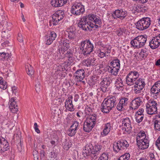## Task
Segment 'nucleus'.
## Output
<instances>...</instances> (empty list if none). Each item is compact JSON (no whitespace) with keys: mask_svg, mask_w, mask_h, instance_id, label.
Wrapping results in <instances>:
<instances>
[{"mask_svg":"<svg viewBox=\"0 0 160 160\" xmlns=\"http://www.w3.org/2000/svg\"><path fill=\"white\" fill-rule=\"evenodd\" d=\"M88 19L86 16H83L80 18L78 23V26L82 30L90 31L94 28H97L102 23L101 20L99 17L93 14L88 15Z\"/></svg>","mask_w":160,"mask_h":160,"instance_id":"f257e3e1","label":"nucleus"},{"mask_svg":"<svg viewBox=\"0 0 160 160\" xmlns=\"http://www.w3.org/2000/svg\"><path fill=\"white\" fill-rule=\"evenodd\" d=\"M94 125L85 120L83 124V130L87 132H90L94 127Z\"/></svg>","mask_w":160,"mask_h":160,"instance_id":"c85d7f7f","label":"nucleus"},{"mask_svg":"<svg viewBox=\"0 0 160 160\" xmlns=\"http://www.w3.org/2000/svg\"><path fill=\"white\" fill-rule=\"evenodd\" d=\"M84 6L80 2H76L72 6L71 13L76 16L82 14L85 12Z\"/></svg>","mask_w":160,"mask_h":160,"instance_id":"9d476101","label":"nucleus"},{"mask_svg":"<svg viewBox=\"0 0 160 160\" xmlns=\"http://www.w3.org/2000/svg\"><path fill=\"white\" fill-rule=\"evenodd\" d=\"M80 48L85 55H89L93 51V46L89 41H83L80 43Z\"/></svg>","mask_w":160,"mask_h":160,"instance_id":"20e7f679","label":"nucleus"},{"mask_svg":"<svg viewBox=\"0 0 160 160\" xmlns=\"http://www.w3.org/2000/svg\"><path fill=\"white\" fill-rule=\"evenodd\" d=\"M154 122V128L156 130L160 131V122Z\"/></svg>","mask_w":160,"mask_h":160,"instance_id":"603ef678","label":"nucleus"},{"mask_svg":"<svg viewBox=\"0 0 160 160\" xmlns=\"http://www.w3.org/2000/svg\"><path fill=\"white\" fill-rule=\"evenodd\" d=\"M63 143V148L67 150H68L72 145V143L70 141H65Z\"/></svg>","mask_w":160,"mask_h":160,"instance_id":"ea45409f","label":"nucleus"},{"mask_svg":"<svg viewBox=\"0 0 160 160\" xmlns=\"http://www.w3.org/2000/svg\"><path fill=\"white\" fill-rule=\"evenodd\" d=\"M73 97L72 95H69L65 102V107L67 110L72 112L74 110V106L72 103Z\"/></svg>","mask_w":160,"mask_h":160,"instance_id":"aec40b11","label":"nucleus"},{"mask_svg":"<svg viewBox=\"0 0 160 160\" xmlns=\"http://www.w3.org/2000/svg\"><path fill=\"white\" fill-rule=\"evenodd\" d=\"M66 56L68 58H72V54L70 51H68L67 53L66 54Z\"/></svg>","mask_w":160,"mask_h":160,"instance_id":"0e129e2a","label":"nucleus"},{"mask_svg":"<svg viewBox=\"0 0 160 160\" xmlns=\"http://www.w3.org/2000/svg\"><path fill=\"white\" fill-rule=\"evenodd\" d=\"M130 157L129 153H126L120 156L117 160H128Z\"/></svg>","mask_w":160,"mask_h":160,"instance_id":"79ce46f5","label":"nucleus"},{"mask_svg":"<svg viewBox=\"0 0 160 160\" xmlns=\"http://www.w3.org/2000/svg\"><path fill=\"white\" fill-rule=\"evenodd\" d=\"M151 92L157 94L160 92V80L157 81L151 89Z\"/></svg>","mask_w":160,"mask_h":160,"instance_id":"bb28decb","label":"nucleus"},{"mask_svg":"<svg viewBox=\"0 0 160 160\" xmlns=\"http://www.w3.org/2000/svg\"><path fill=\"white\" fill-rule=\"evenodd\" d=\"M134 85L133 89L134 93L139 96H142L143 94L142 90L146 85L144 80L141 78H138L137 80Z\"/></svg>","mask_w":160,"mask_h":160,"instance_id":"39448f33","label":"nucleus"},{"mask_svg":"<svg viewBox=\"0 0 160 160\" xmlns=\"http://www.w3.org/2000/svg\"><path fill=\"white\" fill-rule=\"evenodd\" d=\"M49 37H50L51 40H52L54 41L56 38L57 35L56 33L52 31L50 32Z\"/></svg>","mask_w":160,"mask_h":160,"instance_id":"49530a36","label":"nucleus"},{"mask_svg":"<svg viewBox=\"0 0 160 160\" xmlns=\"http://www.w3.org/2000/svg\"><path fill=\"white\" fill-rule=\"evenodd\" d=\"M108 152H104L100 156L98 160H108Z\"/></svg>","mask_w":160,"mask_h":160,"instance_id":"a19ab883","label":"nucleus"},{"mask_svg":"<svg viewBox=\"0 0 160 160\" xmlns=\"http://www.w3.org/2000/svg\"><path fill=\"white\" fill-rule=\"evenodd\" d=\"M143 118L144 116H142L135 115L136 120L138 123L141 122L142 121Z\"/></svg>","mask_w":160,"mask_h":160,"instance_id":"09e8293b","label":"nucleus"},{"mask_svg":"<svg viewBox=\"0 0 160 160\" xmlns=\"http://www.w3.org/2000/svg\"><path fill=\"white\" fill-rule=\"evenodd\" d=\"M120 61L118 59L112 60L108 65V70L112 75L116 76L118 75L120 68Z\"/></svg>","mask_w":160,"mask_h":160,"instance_id":"423d86ee","label":"nucleus"},{"mask_svg":"<svg viewBox=\"0 0 160 160\" xmlns=\"http://www.w3.org/2000/svg\"><path fill=\"white\" fill-rule=\"evenodd\" d=\"M98 56L101 58L108 56L111 52V48L108 46H102L97 51Z\"/></svg>","mask_w":160,"mask_h":160,"instance_id":"f8f14e48","label":"nucleus"},{"mask_svg":"<svg viewBox=\"0 0 160 160\" xmlns=\"http://www.w3.org/2000/svg\"><path fill=\"white\" fill-rule=\"evenodd\" d=\"M9 148L8 142L4 138L0 137V153L7 151Z\"/></svg>","mask_w":160,"mask_h":160,"instance_id":"a211bd4d","label":"nucleus"},{"mask_svg":"<svg viewBox=\"0 0 160 160\" xmlns=\"http://www.w3.org/2000/svg\"><path fill=\"white\" fill-rule=\"evenodd\" d=\"M34 129L35 132L38 133H40V130L38 129V125L36 122H35L34 123Z\"/></svg>","mask_w":160,"mask_h":160,"instance_id":"052dcab7","label":"nucleus"},{"mask_svg":"<svg viewBox=\"0 0 160 160\" xmlns=\"http://www.w3.org/2000/svg\"><path fill=\"white\" fill-rule=\"evenodd\" d=\"M140 56L142 58H145L148 56V53L146 50L144 49H142L139 53Z\"/></svg>","mask_w":160,"mask_h":160,"instance_id":"37998d69","label":"nucleus"},{"mask_svg":"<svg viewBox=\"0 0 160 160\" xmlns=\"http://www.w3.org/2000/svg\"><path fill=\"white\" fill-rule=\"evenodd\" d=\"M154 121L157 122H160V114L156 115L154 119Z\"/></svg>","mask_w":160,"mask_h":160,"instance_id":"680f3d73","label":"nucleus"},{"mask_svg":"<svg viewBox=\"0 0 160 160\" xmlns=\"http://www.w3.org/2000/svg\"><path fill=\"white\" fill-rule=\"evenodd\" d=\"M124 29H123L120 28L117 30L116 31V34L118 36H121L123 35L124 33Z\"/></svg>","mask_w":160,"mask_h":160,"instance_id":"6e6d98bb","label":"nucleus"},{"mask_svg":"<svg viewBox=\"0 0 160 160\" xmlns=\"http://www.w3.org/2000/svg\"><path fill=\"white\" fill-rule=\"evenodd\" d=\"M92 152L93 157H95L98 155L102 149V146L100 143H95L92 145Z\"/></svg>","mask_w":160,"mask_h":160,"instance_id":"5701e85b","label":"nucleus"},{"mask_svg":"<svg viewBox=\"0 0 160 160\" xmlns=\"http://www.w3.org/2000/svg\"><path fill=\"white\" fill-rule=\"evenodd\" d=\"M139 41V44H140L141 47H142L145 44L147 41V38L143 36H139L137 37Z\"/></svg>","mask_w":160,"mask_h":160,"instance_id":"f704fd0d","label":"nucleus"},{"mask_svg":"<svg viewBox=\"0 0 160 160\" xmlns=\"http://www.w3.org/2000/svg\"><path fill=\"white\" fill-rule=\"evenodd\" d=\"M139 76V74L138 72L131 71L128 74L126 78V84L130 86L134 85Z\"/></svg>","mask_w":160,"mask_h":160,"instance_id":"1a4fd4ad","label":"nucleus"},{"mask_svg":"<svg viewBox=\"0 0 160 160\" xmlns=\"http://www.w3.org/2000/svg\"><path fill=\"white\" fill-rule=\"evenodd\" d=\"M156 145L157 147L160 150V137H159L156 141Z\"/></svg>","mask_w":160,"mask_h":160,"instance_id":"e2e57ef3","label":"nucleus"},{"mask_svg":"<svg viewBox=\"0 0 160 160\" xmlns=\"http://www.w3.org/2000/svg\"><path fill=\"white\" fill-rule=\"evenodd\" d=\"M117 109L119 111H122L123 110L125 109V107L123 106L120 102H119L118 104L117 107Z\"/></svg>","mask_w":160,"mask_h":160,"instance_id":"de8ad7c7","label":"nucleus"},{"mask_svg":"<svg viewBox=\"0 0 160 160\" xmlns=\"http://www.w3.org/2000/svg\"><path fill=\"white\" fill-rule=\"evenodd\" d=\"M111 83V79L109 76L103 78L100 83V87L99 89L103 92H105L108 90V87Z\"/></svg>","mask_w":160,"mask_h":160,"instance_id":"ddd939ff","label":"nucleus"},{"mask_svg":"<svg viewBox=\"0 0 160 160\" xmlns=\"http://www.w3.org/2000/svg\"><path fill=\"white\" fill-rule=\"evenodd\" d=\"M55 73L57 74L58 75V74H59L62 72V68H61V66H58V67H57L56 68H55Z\"/></svg>","mask_w":160,"mask_h":160,"instance_id":"864d4df0","label":"nucleus"},{"mask_svg":"<svg viewBox=\"0 0 160 160\" xmlns=\"http://www.w3.org/2000/svg\"><path fill=\"white\" fill-rule=\"evenodd\" d=\"M41 83L40 82L38 81L35 86V88L37 92L38 93L41 90Z\"/></svg>","mask_w":160,"mask_h":160,"instance_id":"a18cd8bd","label":"nucleus"},{"mask_svg":"<svg viewBox=\"0 0 160 160\" xmlns=\"http://www.w3.org/2000/svg\"><path fill=\"white\" fill-rule=\"evenodd\" d=\"M158 105L156 101L152 100H149L146 104V111L148 114L152 115L157 113Z\"/></svg>","mask_w":160,"mask_h":160,"instance_id":"6e6552de","label":"nucleus"},{"mask_svg":"<svg viewBox=\"0 0 160 160\" xmlns=\"http://www.w3.org/2000/svg\"><path fill=\"white\" fill-rule=\"evenodd\" d=\"M67 0H58L59 7L63 6L67 2Z\"/></svg>","mask_w":160,"mask_h":160,"instance_id":"bf43d9fd","label":"nucleus"},{"mask_svg":"<svg viewBox=\"0 0 160 160\" xmlns=\"http://www.w3.org/2000/svg\"><path fill=\"white\" fill-rule=\"evenodd\" d=\"M119 102L125 107L128 103L129 101L128 98L123 97L120 99Z\"/></svg>","mask_w":160,"mask_h":160,"instance_id":"58836bf2","label":"nucleus"},{"mask_svg":"<svg viewBox=\"0 0 160 160\" xmlns=\"http://www.w3.org/2000/svg\"><path fill=\"white\" fill-rule=\"evenodd\" d=\"M118 142H119L120 146H121L120 148H121L122 151L126 148L129 146L128 142L126 140L122 139L119 140Z\"/></svg>","mask_w":160,"mask_h":160,"instance_id":"72a5a7b5","label":"nucleus"},{"mask_svg":"<svg viewBox=\"0 0 160 160\" xmlns=\"http://www.w3.org/2000/svg\"><path fill=\"white\" fill-rule=\"evenodd\" d=\"M86 114L87 115H89L90 113L92 112V110L90 107L87 106L85 110Z\"/></svg>","mask_w":160,"mask_h":160,"instance_id":"5fc2aeb1","label":"nucleus"},{"mask_svg":"<svg viewBox=\"0 0 160 160\" xmlns=\"http://www.w3.org/2000/svg\"><path fill=\"white\" fill-rule=\"evenodd\" d=\"M160 45V33L153 37L149 42V46L153 49L158 48Z\"/></svg>","mask_w":160,"mask_h":160,"instance_id":"dca6fc26","label":"nucleus"},{"mask_svg":"<svg viewBox=\"0 0 160 160\" xmlns=\"http://www.w3.org/2000/svg\"><path fill=\"white\" fill-rule=\"evenodd\" d=\"M70 43V42L68 40L64 39L61 45V47L60 50V52L64 54L69 48Z\"/></svg>","mask_w":160,"mask_h":160,"instance_id":"b1692460","label":"nucleus"},{"mask_svg":"<svg viewBox=\"0 0 160 160\" xmlns=\"http://www.w3.org/2000/svg\"><path fill=\"white\" fill-rule=\"evenodd\" d=\"M51 4L54 7H59L58 0H52L51 1Z\"/></svg>","mask_w":160,"mask_h":160,"instance_id":"8fccbe9b","label":"nucleus"},{"mask_svg":"<svg viewBox=\"0 0 160 160\" xmlns=\"http://www.w3.org/2000/svg\"><path fill=\"white\" fill-rule=\"evenodd\" d=\"M9 107L11 112L13 113H17L18 111V105L13 98H12L9 100Z\"/></svg>","mask_w":160,"mask_h":160,"instance_id":"412c9836","label":"nucleus"},{"mask_svg":"<svg viewBox=\"0 0 160 160\" xmlns=\"http://www.w3.org/2000/svg\"><path fill=\"white\" fill-rule=\"evenodd\" d=\"M64 16V12L61 10L57 11L52 15V22L54 25H57L59 22L62 20Z\"/></svg>","mask_w":160,"mask_h":160,"instance_id":"9b49d317","label":"nucleus"},{"mask_svg":"<svg viewBox=\"0 0 160 160\" xmlns=\"http://www.w3.org/2000/svg\"><path fill=\"white\" fill-rule=\"evenodd\" d=\"M112 124L110 122L107 123L103 125V129L101 132V134L103 136H107L109 132L112 127Z\"/></svg>","mask_w":160,"mask_h":160,"instance_id":"393cba45","label":"nucleus"},{"mask_svg":"<svg viewBox=\"0 0 160 160\" xmlns=\"http://www.w3.org/2000/svg\"><path fill=\"white\" fill-rule=\"evenodd\" d=\"M84 64L87 66L96 65L97 64L96 59L95 58H90L84 61Z\"/></svg>","mask_w":160,"mask_h":160,"instance_id":"c756f323","label":"nucleus"},{"mask_svg":"<svg viewBox=\"0 0 160 160\" xmlns=\"http://www.w3.org/2000/svg\"><path fill=\"white\" fill-rule=\"evenodd\" d=\"M113 149L115 152H118L120 151H122L121 148H120V147H121V146H120L118 141L117 142L113 143Z\"/></svg>","mask_w":160,"mask_h":160,"instance_id":"e433bc0d","label":"nucleus"},{"mask_svg":"<svg viewBox=\"0 0 160 160\" xmlns=\"http://www.w3.org/2000/svg\"><path fill=\"white\" fill-rule=\"evenodd\" d=\"M117 99L114 96L108 97L103 101L101 106V109L103 113H108L116 106Z\"/></svg>","mask_w":160,"mask_h":160,"instance_id":"f03ea898","label":"nucleus"},{"mask_svg":"<svg viewBox=\"0 0 160 160\" xmlns=\"http://www.w3.org/2000/svg\"><path fill=\"white\" fill-rule=\"evenodd\" d=\"M142 96H139L132 101L130 104L131 108L132 110L137 109L142 103L143 98Z\"/></svg>","mask_w":160,"mask_h":160,"instance_id":"2eb2a0df","label":"nucleus"},{"mask_svg":"<svg viewBox=\"0 0 160 160\" xmlns=\"http://www.w3.org/2000/svg\"><path fill=\"white\" fill-rule=\"evenodd\" d=\"M151 22L150 18L148 17L142 18L136 24V28L138 30L142 31L148 28Z\"/></svg>","mask_w":160,"mask_h":160,"instance_id":"0eeeda50","label":"nucleus"},{"mask_svg":"<svg viewBox=\"0 0 160 160\" xmlns=\"http://www.w3.org/2000/svg\"><path fill=\"white\" fill-rule=\"evenodd\" d=\"M7 86L6 82L3 80L2 77H0V88L5 90L7 88Z\"/></svg>","mask_w":160,"mask_h":160,"instance_id":"4c0bfd02","label":"nucleus"},{"mask_svg":"<svg viewBox=\"0 0 160 160\" xmlns=\"http://www.w3.org/2000/svg\"><path fill=\"white\" fill-rule=\"evenodd\" d=\"M12 88V93L16 95L18 91L17 88L15 86H13Z\"/></svg>","mask_w":160,"mask_h":160,"instance_id":"69168bd1","label":"nucleus"},{"mask_svg":"<svg viewBox=\"0 0 160 160\" xmlns=\"http://www.w3.org/2000/svg\"><path fill=\"white\" fill-rule=\"evenodd\" d=\"M68 38L70 39H73L75 38V31L72 27L68 29L67 30Z\"/></svg>","mask_w":160,"mask_h":160,"instance_id":"2f4dec72","label":"nucleus"},{"mask_svg":"<svg viewBox=\"0 0 160 160\" xmlns=\"http://www.w3.org/2000/svg\"><path fill=\"white\" fill-rule=\"evenodd\" d=\"M115 86L116 88L119 91H122L124 89V83L122 79L120 78H118L116 79Z\"/></svg>","mask_w":160,"mask_h":160,"instance_id":"cd10ccee","label":"nucleus"},{"mask_svg":"<svg viewBox=\"0 0 160 160\" xmlns=\"http://www.w3.org/2000/svg\"><path fill=\"white\" fill-rule=\"evenodd\" d=\"M92 145H89L85 147V148L83 150V155L84 157L88 156H91L92 157H93L92 152Z\"/></svg>","mask_w":160,"mask_h":160,"instance_id":"a878e982","label":"nucleus"},{"mask_svg":"<svg viewBox=\"0 0 160 160\" xmlns=\"http://www.w3.org/2000/svg\"><path fill=\"white\" fill-rule=\"evenodd\" d=\"M46 44L47 45H49L51 44L53 41L52 40H51L50 37L49 36L47 37L46 39Z\"/></svg>","mask_w":160,"mask_h":160,"instance_id":"13d9d810","label":"nucleus"},{"mask_svg":"<svg viewBox=\"0 0 160 160\" xmlns=\"http://www.w3.org/2000/svg\"><path fill=\"white\" fill-rule=\"evenodd\" d=\"M122 129L127 133H129L131 130L132 127L131 125V121L128 118H123L122 121Z\"/></svg>","mask_w":160,"mask_h":160,"instance_id":"f3484780","label":"nucleus"},{"mask_svg":"<svg viewBox=\"0 0 160 160\" xmlns=\"http://www.w3.org/2000/svg\"><path fill=\"white\" fill-rule=\"evenodd\" d=\"M127 12L123 9H117L112 14V17L114 19L119 18L122 20L127 16Z\"/></svg>","mask_w":160,"mask_h":160,"instance_id":"4468645a","label":"nucleus"},{"mask_svg":"<svg viewBox=\"0 0 160 160\" xmlns=\"http://www.w3.org/2000/svg\"><path fill=\"white\" fill-rule=\"evenodd\" d=\"M97 118V115L95 114H93L89 115L86 120L95 126L96 123Z\"/></svg>","mask_w":160,"mask_h":160,"instance_id":"7c9ffc66","label":"nucleus"},{"mask_svg":"<svg viewBox=\"0 0 160 160\" xmlns=\"http://www.w3.org/2000/svg\"><path fill=\"white\" fill-rule=\"evenodd\" d=\"M8 54L5 52L0 53V59L3 60L8 58Z\"/></svg>","mask_w":160,"mask_h":160,"instance_id":"c03bdc74","label":"nucleus"},{"mask_svg":"<svg viewBox=\"0 0 160 160\" xmlns=\"http://www.w3.org/2000/svg\"><path fill=\"white\" fill-rule=\"evenodd\" d=\"M130 44L132 47L134 49H139L141 48L137 37L131 41Z\"/></svg>","mask_w":160,"mask_h":160,"instance_id":"473e14b6","label":"nucleus"},{"mask_svg":"<svg viewBox=\"0 0 160 160\" xmlns=\"http://www.w3.org/2000/svg\"><path fill=\"white\" fill-rule=\"evenodd\" d=\"M68 65H70L73 62V58H68Z\"/></svg>","mask_w":160,"mask_h":160,"instance_id":"338daca9","label":"nucleus"},{"mask_svg":"<svg viewBox=\"0 0 160 160\" xmlns=\"http://www.w3.org/2000/svg\"><path fill=\"white\" fill-rule=\"evenodd\" d=\"M85 72L84 69H78L74 73L75 80L78 82L82 81L85 78Z\"/></svg>","mask_w":160,"mask_h":160,"instance_id":"6ab92c4d","label":"nucleus"},{"mask_svg":"<svg viewBox=\"0 0 160 160\" xmlns=\"http://www.w3.org/2000/svg\"><path fill=\"white\" fill-rule=\"evenodd\" d=\"M56 154L53 151L51 152H50V156L51 158H55L56 157Z\"/></svg>","mask_w":160,"mask_h":160,"instance_id":"774afa93","label":"nucleus"},{"mask_svg":"<svg viewBox=\"0 0 160 160\" xmlns=\"http://www.w3.org/2000/svg\"><path fill=\"white\" fill-rule=\"evenodd\" d=\"M17 39L18 41L21 42H22L23 41V38L21 33H18L17 37Z\"/></svg>","mask_w":160,"mask_h":160,"instance_id":"4d7b16f0","label":"nucleus"},{"mask_svg":"<svg viewBox=\"0 0 160 160\" xmlns=\"http://www.w3.org/2000/svg\"><path fill=\"white\" fill-rule=\"evenodd\" d=\"M144 112V110L143 108H141L138 110L136 114L135 115L138 116H144L143 113Z\"/></svg>","mask_w":160,"mask_h":160,"instance_id":"3c124183","label":"nucleus"},{"mask_svg":"<svg viewBox=\"0 0 160 160\" xmlns=\"http://www.w3.org/2000/svg\"><path fill=\"white\" fill-rule=\"evenodd\" d=\"M78 125L79 124L78 122L76 121L74 122L67 131L68 135L71 137L74 136L76 132Z\"/></svg>","mask_w":160,"mask_h":160,"instance_id":"4be33fe9","label":"nucleus"},{"mask_svg":"<svg viewBox=\"0 0 160 160\" xmlns=\"http://www.w3.org/2000/svg\"><path fill=\"white\" fill-rule=\"evenodd\" d=\"M136 141L139 148L143 150L147 148L149 146V140L144 132L140 131L137 135Z\"/></svg>","mask_w":160,"mask_h":160,"instance_id":"7ed1b4c3","label":"nucleus"},{"mask_svg":"<svg viewBox=\"0 0 160 160\" xmlns=\"http://www.w3.org/2000/svg\"><path fill=\"white\" fill-rule=\"evenodd\" d=\"M25 68L27 74L28 75L31 76L34 74V71L33 68L30 64H28L26 65Z\"/></svg>","mask_w":160,"mask_h":160,"instance_id":"c9c22d12","label":"nucleus"}]
</instances>
